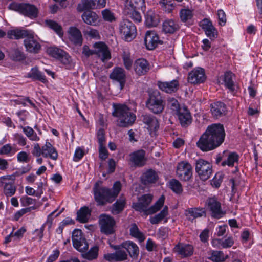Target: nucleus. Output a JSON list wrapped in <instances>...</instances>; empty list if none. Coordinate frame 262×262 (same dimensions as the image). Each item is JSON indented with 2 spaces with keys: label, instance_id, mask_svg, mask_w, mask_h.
I'll use <instances>...</instances> for the list:
<instances>
[{
  "label": "nucleus",
  "instance_id": "nucleus-1",
  "mask_svg": "<svg viewBox=\"0 0 262 262\" xmlns=\"http://www.w3.org/2000/svg\"><path fill=\"white\" fill-rule=\"evenodd\" d=\"M223 125L215 123L209 125L197 142L198 147L203 151H207L220 146L225 140Z\"/></svg>",
  "mask_w": 262,
  "mask_h": 262
},
{
  "label": "nucleus",
  "instance_id": "nucleus-2",
  "mask_svg": "<svg viewBox=\"0 0 262 262\" xmlns=\"http://www.w3.org/2000/svg\"><path fill=\"white\" fill-rule=\"evenodd\" d=\"M113 189L112 190L101 187L99 182L95 183L93 191L95 200L99 205H103L106 202L111 203L114 200L121 190L120 182H116L113 185Z\"/></svg>",
  "mask_w": 262,
  "mask_h": 262
},
{
  "label": "nucleus",
  "instance_id": "nucleus-3",
  "mask_svg": "<svg viewBox=\"0 0 262 262\" xmlns=\"http://www.w3.org/2000/svg\"><path fill=\"white\" fill-rule=\"evenodd\" d=\"M152 200V195L144 194L138 199V202L133 204V207L137 211L143 212L145 215L154 214L163 206L165 197L163 195H161L154 205L148 207Z\"/></svg>",
  "mask_w": 262,
  "mask_h": 262
},
{
  "label": "nucleus",
  "instance_id": "nucleus-4",
  "mask_svg": "<svg viewBox=\"0 0 262 262\" xmlns=\"http://www.w3.org/2000/svg\"><path fill=\"white\" fill-rule=\"evenodd\" d=\"M112 114L118 118L117 125L120 127H127L132 125L136 118L129 107L123 104L114 105V111Z\"/></svg>",
  "mask_w": 262,
  "mask_h": 262
},
{
  "label": "nucleus",
  "instance_id": "nucleus-5",
  "mask_svg": "<svg viewBox=\"0 0 262 262\" xmlns=\"http://www.w3.org/2000/svg\"><path fill=\"white\" fill-rule=\"evenodd\" d=\"M145 9L144 0H125L124 13L134 21L139 23L142 20L140 10Z\"/></svg>",
  "mask_w": 262,
  "mask_h": 262
},
{
  "label": "nucleus",
  "instance_id": "nucleus-6",
  "mask_svg": "<svg viewBox=\"0 0 262 262\" xmlns=\"http://www.w3.org/2000/svg\"><path fill=\"white\" fill-rule=\"evenodd\" d=\"M94 50L90 49L89 47L84 45L82 48V53L86 58L96 54L103 62H106L111 58L108 47L103 42H96L93 45Z\"/></svg>",
  "mask_w": 262,
  "mask_h": 262
},
{
  "label": "nucleus",
  "instance_id": "nucleus-7",
  "mask_svg": "<svg viewBox=\"0 0 262 262\" xmlns=\"http://www.w3.org/2000/svg\"><path fill=\"white\" fill-rule=\"evenodd\" d=\"M146 106L150 112L155 114H159L163 111L165 103L159 91L155 90L148 92Z\"/></svg>",
  "mask_w": 262,
  "mask_h": 262
},
{
  "label": "nucleus",
  "instance_id": "nucleus-8",
  "mask_svg": "<svg viewBox=\"0 0 262 262\" xmlns=\"http://www.w3.org/2000/svg\"><path fill=\"white\" fill-rule=\"evenodd\" d=\"M11 10L18 11L24 15L31 18H34L37 17L38 9L33 5L28 3H12L9 6Z\"/></svg>",
  "mask_w": 262,
  "mask_h": 262
},
{
  "label": "nucleus",
  "instance_id": "nucleus-9",
  "mask_svg": "<svg viewBox=\"0 0 262 262\" xmlns=\"http://www.w3.org/2000/svg\"><path fill=\"white\" fill-rule=\"evenodd\" d=\"M119 30L126 41H132L136 36V28L135 25L128 19H124L120 23Z\"/></svg>",
  "mask_w": 262,
  "mask_h": 262
},
{
  "label": "nucleus",
  "instance_id": "nucleus-10",
  "mask_svg": "<svg viewBox=\"0 0 262 262\" xmlns=\"http://www.w3.org/2000/svg\"><path fill=\"white\" fill-rule=\"evenodd\" d=\"M211 163L203 159H200L195 163V171L203 181L208 180L212 173Z\"/></svg>",
  "mask_w": 262,
  "mask_h": 262
},
{
  "label": "nucleus",
  "instance_id": "nucleus-11",
  "mask_svg": "<svg viewBox=\"0 0 262 262\" xmlns=\"http://www.w3.org/2000/svg\"><path fill=\"white\" fill-rule=\"evenodd\" d=\"M72 239L73 247L80 252L88 250L89 244L81 230L75 229L73 231Z\"/></svg>",
  "mask_w": 262,
  "mask_h": 262
},
{
  "label": "nucleus",
  "instance_id": "nucleus-12",
  "mask_svg": "<svg viewBox=\"0 0 262 262\" xmlns=\"http://www.w3.org/2000/svg\"><path fill=\"white\" fill-rule=\"evenodd\" d=\"M116 250L114 253H107L104 255V258L109 261H122L128 259V255L122 244L119 245H111Z\"/></svg>",
  "mask_w": 262,
  "mask_h": 262
},
{
  "label": "nucleus",
  "instance_id": "nucleus-13",
  "mask_svg": "<svg viewBox=\"0 0 262 262\" xmlns=\"http://www.w3.org/2000/svg\"><path fill=\"white\" fill-rule=\"evenodd\" d=\"M99 225L101 232L106 234H112L115 232V221L110 215L103 214L99 216Z\"/></svg>",
  "mask_w": 262,
  "mask_h": 262
},
{
  "label": "nucleus",
  "instance_id": "nucleus-14",
  "mask_svg": "<svg viewBox=\"0 0 262 262\" xmlns=\"http://www.w3.org/2000/svg\"><path fill=\"white\" fill-rule=\"evenodd\" d=\"M47 52L52 57L58 59L67 68H70L71 65V57L63 50L56 47H50Z\"/></svg>",
  "mask_w": 262,
  "mask_h": 262
},
{
  "label": "nucleus",
  "instance_id": "nucleus-15",
  "mask_svg": "<svg viewBox=\"0 0 262 262\" xmlns=\"http://www.w3.org/2000/svg\"><path fill=\"white\" fill-rule=\"evenodd\" d=\"M24 45L26 51L31 53H38L41 48V45L33 31L24 39Z\"/></svg>",
  "mask_w": 262,
  "mask_h": 262
},
{
  "label": "nucleus",
  "instance_id": "nucleus-16",
  "mask_svg": "<svg viewBox=\"0 0 262 262\" xmlns=\"http://www.w3.org/2000/svg\"><path fill=\"white\" fill-rule=\"evenodd\" d=\"M192 168L191 165L187 162L182 161L178 163L177 168V174L182 181H189L192 175Z\"/></svg>",
  "mask_w": 262,
  "mask_h": 262
},
{
  "label": "nucleus",
  "instance_id": "nucleus-17",
  "mask_svg": "<svg viewBox=\"0 0 262 262\" xmlns=\"http://www.w3.org/2000/svg\"><path fill=\"white\" fill-rule=\"evenodd\" d=\"M3 180L2 183L4 184V193L8 197L13 195L16 192V187L14 183L15 177L14 176H6L1 177Z\"/></svg>",
  "mask_w": 262,
  "mask_h": 262
},
{
  "label": "nucleus",
  "instance_id": "nucleus-18",
  "mask_svg": "<svg viewBox=\"0 0 262 262\" xmlns=\"http://www.w3.org/2000/svg\"><path fill=\"white\" fill-rule=\"evenodd\" d=\"M144 42L146 48L148 50L154 49L158 44H162L163 41L159 39V37L154 31L149 30L146 32Z\"/></svg>",
  "mask_w": 262,
  "mask_h": 262
},
{
  "label": "nucleus",
  "instance_id": "nucleus-19",
  "mask_svg": "<svg viewBox=\"0 0 262 262\" xmlns=\"http://www.w3.org/2000/svg\"><path fill=\"white\" fill-rule=\"evenodd\" d=\"M208 207L211 211L212 217L220 219L224 214L221 209V204L215 198H209L208 200Z\"/></svg>",
  "mask_w": 262,
  "mask_h": 262
},
{
  "label": "nucleus",
  "instance_id": "nucleus-20",
  "mask_svg": "<svg viewBox=\"0 0 262 262\" xmlns=\"http://www.w3.org/2000/svg\"><path fill=\"white\" fill-rule=\"evenodd\" d=\"M145 153V151L143 149L138 150L131 153L129 155L130 161L136 167L144 166L147 161Z\"/></svg>",
  "mask_w": 262,
  "mask_h": 262
},
{
  "label": "nucleus",
  "instance_id": "nucleus-21",
  "mask_svg": "<svg viewBox=\"0 0 262 262\" xmlns=\"http://www.w3.org/2000/svg\"><path fill=\"white\" fill-rule=\"evenodd\" d=\"M205 79L204 70L201 68L195 69L191 71L188 76V81L194 84L202 83Z\"/></svg>",
  "mask_w": 262,
  "mask_h": 262
},
{
  "label": "nucleus",
  "instance_id": "nucleus-22",
  "mask_svg": "<svg viewBox=\"0 0 262 262\" xmlns=\"http://www.w3.org/2000/svg\"><path fill=\"white\" fill-rule=\"evenodd\" d=\"M134 69L137 75L142 76L148 72L150 66L147 60L144 58H139L135 61Z\"/></svg>",
  "mask_w": 262,
  "mask_h": 262
},
{
  "label": "nucleus",
  "instance_id": "nucleus-23",
  "mask_svg": "<svg viewBox=\"0 0 262 262\" xmlns=\"http://www.w3.org/2000/svg\"><path fill=\"white\" fill-rule=\"evenodd\" d=\"M200 26L205 32L206 35L211 39L217 36V32L213 26L212 22L208 19L204 18L200 23Z\"/></svg>",
  "mask_w": 262,
  "mask_h": 262
},
{
  "label": "nucleus",
  "instance_id": "nucleus-24",
  "mask_svg": "<svg viewBox=\"0 0 262 262\" xmlns=\"http://www.w3.org/2000/svg\"><path fill=\"white\" fill-rule=\"evenodd\" d=\"M182 126L186 127L192 122V117L187 108L183 106L176 113Z\"/></svg>",
  "mask_w": 262,
  "mask_h": 262
},
{
  "label": "nucleus",
  "instance_id": "nucleus-25",
  "mask_svg": "<svg viewBox=\"0 0 262 262\" xmlns=\"http://www.w3.org/2000/svg\"><path fill=\"white\" fill-rule=\"evenodd\" d=\"M110 78L118 81L120 84V89H123L126 81V74L123 69L119 67L115 68L110 74Z\"/></svg>",
  "mask_w": 262,
  "mask_h": 262
},
{
  "label": "nucleus",
  "instance_id": "nucleus-26",
  "mask_svg": "<svg viewBox=\"0 0 262 262\" xmlns=\"http://www.w3.org/2000/svg\"><path fill=\"white\" fill-rule=\"evenodd\" d=\"M159 88L167 93L176 92L179 89V83L177 80H173L169 82H158Z\"/></svg>",
  "mask_w": 262,
  "mask_h": 262
},
{
  "label": "nucleus",
  "instance_id": "nucleus-27",
  "mask_svg": "<svg viewBox=\"0 0 262 262\" xmlns=\"http://www.w3.org/2000/svg\"><path fill=\"white\" fill-rule=\"evenodd\" d=\"M142 121L147 125V128L151 131H156L159 127V123L157 118L150 114L142 115Z\"/></svg>",
  "mask_w": 262,
  "mask_h": 262
},
{
  "label": "nucleus",
  "instance_id": "nucleus-28",
  "mask_svg": "<svg viewBox=\"0 0 262 262\" xmlns=\"http://www.w3.org/2000/svg\"><path fill=\"white\" fill-rule=\"evenodd\" d=\"M185 215L188 221L193 222L196 218L206 215V211L203 208H190L185 211Z\"/></svg>",
  "mask_w": 262,
  "mask_h": 262
},
{
  "label": "nucleus",
  "instance_id": "nucleus-29",
  "mask_svg": "<svg viewBox=\"0 0 262 262\" xmlns=\"http://www.w3.org/2000/svg\"><path fill=\"white\" fill-rule=\"evenodd\" d=\"M42 155L45 158L49 157L54 160H56L58 156L56 149L48 142L42 146Z\"/></svg>",
  "mask_w": 262,
  "mask_h": 262
},
{
  "label": "nucleus",
  "instance_id": "nucleus-30",
  "mask_svg": "<svg viewBox=\"0 0 262 262\" xmlns=\"http://www.w3.org/2000/svg\"><path fill=\"white\" fill-rule=\"evenodd\" d=\"M158 179L157 173L151 169L147 170L141 177V182L145 185L155 183Z\"/></svg>",
  "mask_w": 262,
  "mask_h": 262
},
{
  "label": "nucleus",
  "instance_id": "nucleus-31",
  "mask_svg": "<svg viewBox=\"0 0 262 262\" xmlns=\"http://www.w3.org/2000/svg\"><path fill=\"white\" fill-rule=\"evenodd\" d=\"M68 33L70 40L75 45L81 46L83 38L80 31L76 27H70Z\"/></svg>",
  "mask_w": 262,
  "mask_h": 262
},
{
  "label": "nucleus",
  "instance_id": "nucleus-32",
  "mask_svg": "<svg viewBox=\"0 0 262 262\" xmlns=\"http://www.w3.org/2000/svg\"><path fill=\"white\" fill-rule=\"evenodd\" d=\"M179 28L178 23L173 19H166L162 24V31L166 34H173Z\"/></svg>",
  "mask_w": 262,
  "mask_h": 262
},
{
  "label": "nucleus",
  "instance_id": "nucleus-33",
  "mask_svg": "<svg viewBox=\"0 0 262 262\" xmlns=\"http://www.w3.org/2000/svg\"><path fill=\"white\" fill-rule=\"evenodd\" d=\"M211 111L214 118H218L225 114L227 109L226 105L220 101L215 102L211 105Z\"/></svg>",
  "mask_w": 262,
  "mask_h": 262
},
{
  "label": "nucleus",
  "instance_id": "nucleus-34",
  "mask_svg": "<svg viewBox=\"0 0 262 262\" xmlns=\"http://www.w3.org/2000/svg\"><path fill=\"white\" fill-rule=\"evenodd\" d=\"M122 247L126 250L132 258H137L139 250L138 246L135 243L130 241H127L122 243Z\"/></svg>",
  "mask_w": 262,
  "mask_h": 262
},
{
  "label": "nucleus",
  "instance_id": "nucleus-35",
  "mask_svg": "<svg viewBox=\"0 0 262 262\" xmlns=\"http://www.w3.org/2000/svg\"><path fill=\"white\" fill-rule=\"evenodd\" d=\"M32 31L25 29H15L8 32L7 36L10 39H19L26 38Z\"/></svg>",
  "mask_w": 262,
  "mask_h": 262
},
{
  "label": "nucleus",
  "instance_id": "nucleus-36",
  "mask_svg": "<svg viewBox=\"0 0 262 262\" xmlns=\"http://www.w3.org/2000/svg\"><path fill=\"white\" fill-rule=\"evenodd\" d=\"M83 21L88 25L95 26L98 22V15L92 11H86L82 14Z\"/></svg>",
  "mask_w": 262,
  "mask_h": 262
},
{
  "label": "nucleus",
  "instance_id": "nucleus-37",
  "mask_svg": "<svg viewBox=\"0 0 262 262\" xmlns=\"http://www.w3.org/2000/svg\"><path fill=\"white\" fill-rule=\"evenodd\" d=\"M174 250L181 256L186 257L193 254V248L190 245L178 244L174 247Z\"/></svg>",
  "mask_w": 262,
  "mask_h": 262
},
{
  "label": "nucleus",
  "instance_id": "nucleus-38",
  "mask_svg": "<svg viewBox=\"0 0 262 262\" xmlns=\"http://www.w3.org/2000/svg\"><path fill=\"white\" fill-rule=\"evenodd\" d=\"M159 23V16L152 11H148L145 15V24L148 27H156Z\"/></svg>",
  "mask_w": 262,
  "mask_h": 262
},
{
  "label": "nucleus",
  "instance_id": "nucleus-39",
  "mask_svg": "<svg viewBox=\"0 0 262 262\" xmlns=\"http://www.w3.org/2000/svg\"><path fill=\"white\" fill-rule=\"evenodd\" d=\"M238 155L236 152H230L226 151V159L221 163L222 166L228 165V166H233L235 163H237L238 161Z\"/></svg>",
  "mask_w": 262,
  "mask_h": 262
},
{
  "label": "nucleus",
  "instance_id": "nucleus-40",
  "mask_svg": "<svg viewBox=\"0 0 262 262\" xmlns=\"http://www.w3.org/2000/svg\"><path fill=\"white\" fill-rule=\"evenodd\" d=\"M10 58L14 61H21L26 59L24 52L18 48H11L8 52Z\"/></svg>",
  "mask_w": 262,
  "mask_h": 262
},
{
  "label": "nucleus",
  "instance_id": "nucleus-41",
  "mask_svg": "<svg viewBox=\"0 0 262 262\" xmlns=\"http://www.w3.org/2000/svg\"><path fill=\"white\" fill-rule=\"evenodd\" d=\"M99 247L94 246L92 247L88 251L81 252L82 257L88 260H93L96 259L98 256Z\"/></svg>",
  "mask_w": 262,
  "mask_h": 262
},
{
  "label": "nucleus",
  "instance_id": "nucleus-42",
  "mask_svg": "<svg viewBox=\"0 0 262 262\" xmlns=\"http://www.w3.org/2000/svg\"><path fill=\"white\" fill-rule=\"evenodd\" d=\"M125 205V199L124 196H121L112 205L111 212L114 215H117L120 213L124 209Z\"/></svg>",
  "mask_w": 262,
  "mask_h": 262
},
{
  "label": "nucleus",
  "instance_id": "nucleus-43",
  "mask_svg": "<svg viewBox=\"0 0 262 262\" xmlns=\"http://www.w3.org/2000/svg\"><path fill=\"white\" fill-rule=\"evenodd\" d=\"M91 9H96L94 0H81L77 6V10L79 12Z\"/></svg>",
  "mask_w": 262,
  "mask_h": 262
},
{
  "label": "nucleus",
  "instance_id": "nucleus-44",
  "mask_svg": "<svg viewBox=\"0 0 262 262\" xmlns=\"http://www.w3.org/2000/svg\"><path fill=\"white\" fill-rule=\"evenodd\" d=\"M28 77L40 81L43 83H46L47 81L46 76L37 68H33L31 69V71L28 73Z\"/></svg>",
  "mask_w": 262,
  "mask_h": 262
},
{
  "label": "nucleus",
  "instance_id": "nucleus-45",
  "mask_svg": "<svg viewBox=\"0 0 262 262\" xmlns=\"http://www.w3.org/2000/svg\"><path fill=\"white\" fill-rule=\"evenodd\" d=\"M130 234L132 236L138 239L140 242H143L145 239L143 233L141 232L135 223L132 224L129 229Z\"/></svg>",
  "mask_w": 262,
  "mask_h": 262
},
{
  "label": "nucleus",
  "instance_id": "nucleus-46",
  "mask_svg": "<svg viewBox=\"0 0 262 262\" xmlns=\"http://www.w3.org/2000/svg\"><path fill=\"white\" fill-rule=\"evenodd\" d=\"M233 74L231 72H226L224 74V82L225 85L231 92L234 91V83L233 81Z\"/></svg>",
  "mask_w": 262,
  "mask_h": 262
},
{
  "label": "nucleus",
  "instance_id": "nucleus-47",
  "mask_svg": "<svg viewBox=\"0 0 262 262\" xmlns=\"http://www.w3.org/2000/svg\"><path fill=\"white\" fill-rule=\"evenodd\" d=\"M162 9L168 13H170L176 6L174 0H160L159 2Z\"/></svg>",
  "mask_w": 262,
  "mask_h": 262
},
{
  "label": "nucleus",
  "instance_id": "nucleus-48",
  "mask_svg": "<svg viewBox=\"0 0 262 262\" xmlns=\"http://www.w3.org/2000/svg\"><path fill=\"white\" fill-rule=\"evenodd\" d=\"M45 23L47 26L53 30L59 36H62L63 33L62 27L57 22L52 20H47Z\"/></svg>",
  "mask_w": 262,
  "mask_h": 262
},
{
  "label": "nucleus",
  "instance_id": "nucleus-49",
  "mask_svg": "<svg viewBox=\"0 0 262 262\" xmlns=\"http://www.w3.org/2000/svg\"><path fill=\"white\" fill-rule=\"evenodd\" d=\"M90 214V212L88 207H82L77 212V220L81 223H85L87 222Z\"/></svg>",
  "mask_w": 262,
  "mask_h": 262
},
{
  "label": "nucleus",
  "instance_id": "nucleus-50",
  "mask_svg": "<svg viewBox=\"0 0 262 262\" xmlns=\"http://www.w3.org/2000/svg\"><path fill=\"white\" fill-rule=\"evenodd\" d=\"M167 214L168 207L167 206H165L159 213L150 218V222L152 224H158L167 216Z\"/></svg>",
  "mask_w": 262,
  "mask_h": 262
},
{
  "label": "nucleus",
  "instance_id": "nucleus-51",
  "mask_svg": "<svg viewBox=\"0 0 262 262\" xmlns=\"http://www.w3.org/2000/svg\"><path fill=\"white\" fill-rule=\"evenodd\" d=\"M213 245H219L223 248L231 247L234 244V241L232 237H229L228 238L223 241L220 239H214L212 242Z\"/></svg>",
  "mask_w": 262,
  "mask_h": 262
},
{
  "label": "nucleus",
  "instance_id": "nucleus-52",
  "mask_svg": "<svg viewBox=\"0 0 262 262\" xmlns=\"http://www.w3.org/2000/svg\"><path fill=\"white\" fill-rule=\"evenodd\" d=\"M227 256H225L224 253L221 251H213L211 252L209 259L215 262L224 261Z\"/></svg>",
  "mask_w": 262,
  "mask_h": 262
},
{
  "label": "nucleus",
  "instance_id": "nucleus-53",
  "mask_svg": "<svg viewBox=\"0 0 262 262\" xmlns=\"http://www.w3.org/2000/svg\"><path fill=\"white\" fill-rule=\"evenodd\" d=\"M169 188L176 193L180 194L183 191V188L181 183L176 179H172L169 182Z\"/></svg>",
  "mask_w": 262,
  "mask_h": 262
},
{
  "label": "nucleus",
  "instance_id": "nucleus-54",
  "mask_svg": "<svg viewBox=\"0 0 262 262\" xmlns=\"http://www.w3.org/2000/svg\"><path fill=\"white\" fill-rule=\"evenodd\" d=\"M167 106L172 110L173 114H176L182 107L180 106L178 100L173 97L168 98Z\"/></svg>",
  "mask_w": 262,
  "mask_h": 262
},
{
  "label": "nucleus",
  "instance_id": "nucleus-55",
  "mask_svg": "<svg viewBox=\"0 0 262 262\" xmlns=\"http://www.w3.org/2000/svg\"><path fill=\"white\" fill-rule=\"evenodd\" d=\"M193 17V13L189 9H182L180 12V17L182 21L186 22Z\"/></svg>",
  "mask_w": 262,
  "mask_h": 262
},
{
  "label": "nucleus",
  "instance_id": "nucleus-56",
  "mask_svg": "<svg viewBox=\"0 0 262 262\" xmlns=\"http://www.w3.org/2000/svg\"><path fill=\"white\" fill-rule=\"evenodd\" d=\"M224 174L222 173H217L211 180V184L215 188H219L223 182Z\"/></svg>",
  "mask_w": 262,
  "mask_h": 262
},
{
  "label": "nucleus",
  "instance_id": "nucleus-57",
  "mask_svg": "<svg viewBox=\"0 0 262 262\" xmlns=\"http://www.w3.org/2000/svg\"><path fill=\"white\" fill-rule=\"evenodd\" d=\"M103 18L107 21L112 22L115 20L114 14L110 9H105L101 12Z\"/></svg>",
  "mask_w": 262,
  "mask_h": 262
},
{
  "label": "nucleus",
  "instance_id": "nucleus-58",
  "mask_svg": "<svg viewBox=\"0 0 262 262\" xmlns=\"http://www.w3.org/2000/svg\"><path fill=\"white\" fill-rule=\"evenodd\" d=\"M217 15L218 16L219 25L222 26H224L226 23V16L225 12L222 9L219 10Z\"/></svg>",
  "mask_w": 262,
  "mask_h": 262
},
{
  "label": "nucleus",
  "instance_id": "nucleus-59",
  "mask_svg": "<svg viewBox=\"0 0 262 262\" xmlns=\"http://www.w3.org/2000/svg\"><path fill=\"white\" fill-rule=\"evenodd\" d=\"M104 132L103 129L100 128L97 132V139L99 143V146L104 145L105 142Z\"/></svg>",
  "mask_w": 262,
  "mask_h": 262
},
{
  "label": "nucleus",
  "instance_id": "nucleus-60",
  "mask_svg": "<svg viewBox=\"0 0 262 262\" xmlns=\"http://www.w3.org/2000/svg\"><path fill=\"white\" fill-rule=\"evenodd\" d=\"M17 160L20 162L27 163L29 161V158L25 151H21L17 154Z\"/></svg>",
  "mask_w": 262,
  "mask_h": 262
},
{
  "label": "nucleus",
  "instance_id": "nucleus-61",
  "mask_svg": "<svg viewBox=\"0 0 262 262\" xmlns=\"http://www.w3.org/2000/svg\"><path fill=\"white\" fill-rule=\"evenodd\" d=\"M99 157L102 160H105L108 156V152L104 145H100L99 147Z\"/></svg>",
  "mask_w": 262,
  "mask_h": 262
},
{
  "label": "nucleus",
  "instance_id": "nucleus-62",
  "mask_svg": "<svg viewBox=\"0 0 262 262\" xmlns=\"http://www.w3.org/2000/svg\"><path fill=\"white\" fill-rule=\"evenodd\" d=\"M12 150V148L10 144H7L1 147L0 149L1 155H8Z\"/></svg>",
  "mask_w": 262,
  "mask_h": 262
},
{
  "label": "nucleus",
  "instance_id": "nucleus-63",
  "mask_svg": "<svg viewBox=\"0 0 262 262\" xmlns=\"http://www.w3.org/2000/svg\"><path fill=\"white\" fill-rule=\"evenodd\" d=\"M86 34L91 37L93 38L99 39L100 35L98 31L94 29L90 28L89 30L86 31Z\"/></svg>",
  "mask_w": 262,
  "mask_h": 262
},
{
  "label": "nucleus",
  "instance_id": "nucleus-64",
  "mask_svg": "<svg viewBox=\"0 0 262 262\" xmlns=\"http://www.w3.org/2000/svg\"><path fill=\"white\" fill-rule=\"evenodd\" d=\"M32 154L34 156L38 157L42 155V148L40 147L39 144H35L33 149L32 151Z\"/></svg>",
  "mask_w": 262,
  "mask_h": 262
}]
</instances>
